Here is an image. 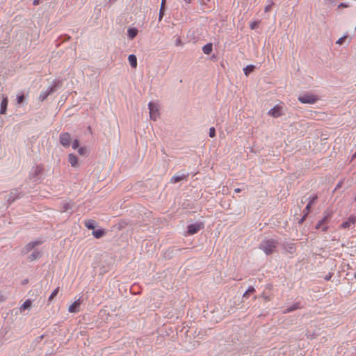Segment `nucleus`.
<instances>
[{
    "label": "nucleus",
    "instance_id": "1",
    "mask_svg": "<svg viewBox=\"0 0 356 356\" xmlns=\"http://www.w3.org/2000/svg\"><path fill=\"white\" fill-rule=\"evenodd\" d=\"M277 244H278L277 241H276L275 239H268V240L264 241L261 243L260 248L263 251H264V252L266 254H270L275 251V249L276 248Z\"/></svg>",
    "mask_w": 356,
    "mask_h": 356
},
{
    "label": "nucleus",
    "instance_id": "2",
    "mask_svg": "<svg viewBox=\"0 0 356 356\" xmlns=\"http://www.w3.org/2000/svg\"><path fill=\"white\" fill-rule=\"evenodd\" d=\"M284 103L280 102L276 104L273 108H271L268 114L273 118H278L284 115Z\"/></svg>",
    "mask_w": 356,
    "mask_h": 356
},
{
    "label": "nucleus",
    "instance_id": "3",
    "mask_svg": "<svg viewBox=\"0 0 356 356\" xmlns=\"http://www.w3.org/2000/svg\"><path fill=\"white\" fill-rule=\"evenodd\" d=\"M149 110V118L151 120L155 121L159 118V108L157 104L149 102L148 104Z\"/></svg>",
    "mask_w": 356,
    "mask_h": 356
},
{
    "label": "nucleus",
    "instance_id": "4",
    "mask_svg": "<svg viewBox=\"0 0 356 356\" xmlns=\"http://www.w3.org/2000/svg\"><path fill=\"white\" fill-rule=\"evenodd\" d=\"M318 100V97L313 94H305L298 97V101L302 104H314Z\"/></svg>",
    "mask_w": 356,
    "mask_h": 356
},
{
    "label": "nucleus",
    "instance_id": "5",
    "mask_svg": "<svg viewBox=\"0 0 356 356\" xmlns=\"http://www.w3.org/2000/svg\"><path fill=\"white\" fill-rule=\"evenodd\" d=\"M204 228L203 222H195L194 224H191L187 226V235H193L197 233L200 229Z\"/></svg>",
    "mask_w": 356,
    "mask_h": 356
},
{
    "label": "nucleus",
    "instance_id": "6",
    "mask_svg": "<svg viewBox=\"0 0 356 356\" xmlns=\"http://www.w3.org/2000/svg\"><path fill=\"white\" fill-rule=\"evenodd\" d=\"M57 84V83H54L53 86H50L45 91L42 92L39 96V100L41 102L44 101L49 95L56 90Z\"/></svg>",
    "mask_w": 356,
    "mask_h": 356
},
{
    "label": "nucleus",
    "instance_id": "7",
    "mask_svg": "<svg viewBox=\"0 0 356 356\" xmlns=\"http://www.w3.org/2000/svg\"><path fill=\"white\" fill-rule=\"evenodd\" d=\"M60 143L65 147H69L72 141L71 136L69 133L65 132L60 135Z\"/></svg>",
    "mask_w": 356,
    "mask_h": 356
},
{
    "label": "nucleus",
    "instance_id": "8",
    "mask_svg": "<svg viewBox=\"0 0 356 356\" xmlns=\"http://www.w3.org/2000/svg\"><path fill=\"white\" fill-rule=\"evenodd\" d=\"M81 305V300L78 299L74 301L68 308V311L70 313H77L79 312V307Z\"/></svg>",
    "mask_w": 356,
    "mask_h": 356
},
{
    "label": "nucleus",
    "instance_id": "9",
    "mask_svg": "<svg viewBox=\"0 0 356 356\" xmlns=\"http://www.w3.org/2000/svg\"><path fill=\"white\" fill-rule=\"evenodd\" d=\"M8 104V99L7 96H3V99L1 103L0 114H6L7 111V106Z\"/></svg>",
    "mask_w": 356,
    "mask_h": 356
},
{
    "label": "nucleus",
    "instance_id": "10",
    "mask_svg": "<svg viewBox=\"0 0 356 356\" xmlns=\"http://www.w3.org/2000/svg\"><path fill=\"white\" fill-rule=\"evenodd\" d=\"M186 178L184 174H177L170 179V183L175 184Z\"/></svg>",
    "mask_w": 356,
    "mask_h": 356
},
{
    "label": "nucleus",
    "instance_id": "11",
    "mask_svg": "<svg viewBox=\"0 0 356 356\" xmlns=\"http://www.w3.org/2000/svg\"><path fill=\"white\" fill-rule=\"evenodd\" d=\"M42 242L41 241H33V242H30L29 243H28L25 248H24V252H28L29 251H31L35 246L38 245H40L41 244Z\"/></svg>",
    "mask_w": 356,
    "mask_h": 356
},
{
    "label": "nucleus",
    "instance_id": "12",
    "mask_svg": "<svg viewBox=\"0 0 356 356\" xmlns=\"http://www.w3.org/2000/svg\"><path fill=\"white\" fill-rule=\"evenodd\" d=\"M68 161L70 162V163L71 164V165L72 167H76L78 165V159L73 154H70L68 155Z\"/></svg>",
    "mask_w": 356,
    "mask_h": 356
},
{
    "label": "nucleus",
    "instance_id": "13",
    "mask_svg": "<svg viewBox=\"0 0 356 356\" xmlns=\"http://www.w3.org/2000/svg\"><path fill=\"white\" fill-rule=\"evenodd\" d=\"M128 60H129V63L130 65L133 68H136V67H137V58H136V56L135 55H134V54H131V55L129 56Z\"/></svg>",
    "mask_w": 356,
    "mask_h": 356
},
{
    "label": "nucleus",
    "instance_id": "14",
    "mask_svg": "<svg viewBox=\"0 0 356 356\" xmlns=\"http://www.w3.org/2000/svg\"><path fill=\"white\" fill-rule=\"evenodd\" d=\"M355 221L356 218L355 217H350L348 220L341 224V227L343 229L348 228L350 227V224L355 223Z\"/></svg>",
    "mask_w": 356,
    "mask_h": 356
},
{
    "label": "nucleus",
    "instance_id": "15",
    "mask_svg": "<svg viewBox=\"0 0 356 356\" xmlns=\"http://www.w3.org/2000/svg\"><path fill=\"white\" fill-rule=\"evenodd\" d=\"M32 305V302L30 300H26L19 307V310L21 312L26 309H29L31 308Z\"/></svg>",
    "mask_w": 356,
    "mask_h": 356
},
{
    "label": "nucleus",
    "instance_id": "16",
    "mask_svg": "<svg viewBox=\"0 0 356 356\" xmlns=\"http://www.w3.org/2000/svg\"><path fill=\"white\" fill-rule=\"evenodd\" d=\"M213 50V45L211 43H208L202 47V51L205 54H209Z\"/></svg>",
    "mask_w": 356,
    "mask_h": 356
},
{
    "label": "nucleus",
    "instance_id": "17",
    "mask_svg": "<svg viewBox=\"0 0 356 356\" xmlns=\"http://www.w3.org/2000/svg\"><path fill=\"white\" fill-rule=\"evenodd\" d=\"M85 226L89 229H94L95 222L93 220L89 219L85 221Z\"/></svg>",
    "mask_w": 356,
    "mask_h": 356
},
{
    "label": "nucleus",
    "instance_id": "18",
    "mask_svg": "<svg viewBox=\"0 0 356 356\" xmlns=\"http://www.w3.org/2000/svg\"><path fill=\"white\" fill-rule=\"evenodd\" d=\"M138 33V30L135 28H131L128 29V36L129 38H134Z\"/></svg>",
    "mask_w": 356,
    "mask_h": 356
},
{
    "label": "nucleus",
    "instance_id": "19",
    "mask_svg": "<svg viewBox=\"0 0 356 356\" xmlns=\"http://www.w3.org/2000/svg\"><path fill=\"white\" fill-rule=\"evenodd\" d=\"M92 235L96 238H99L102 237L104 235V232L102 229H98V230L94 231L92 232Z\"/></svg>",
    "mask_w": 356,
    "mask_h": 356
},
{
    "label": "nucleus",
    "instance_id": "20",
    "mask_svg": "<svg viewBox=\"0 0 356 356\" xmlns=\"http://www.w3.org/2000/svg\"><path fill=\"white\" fill-rule=\"evenodd\" d=\"M165 0H162L161 6L159 11V20L161 21L164 15V5Z\"/></svg>",
    "mask_w": 356,
    "mask_h": 356
},
{
    "label": "nucleus",
    "instance_id": "21",
    "mask_svg": "<svg viewBox=\"0 0 356 356\" xmlns=\"http://www.w3.org/2000/svg\"><path fill=\"white\" fill-rule=\"evenodd\" d=\"M59 290H60L59 287H57L56 289H54V291L51 293V294L50 295V296L48 298L49 302H51L57 296V294L59 292Z\"/></svg>",
    "mask_w": 356,
    "mask_h": 356
},
{
    "label": "nucleus",
    "instance_id": "22",
    "mask_svg": "<svg viewBox=\"0 0 356 356\" xmlns=\"http://www.w3.org/2000/svg\"><path fill=\"white\" fill-rule=\"evenodd\" d=\"M273 5H274V2L273 1V0H268V4L267 6H266V7L264 8V12L265 13L270 12Z\"/></svg>",
    "mask_w": 356,
    "mask_h": 356
},
{
    "label": "nucleus",
    "instance_id": "23",
    "mask_svg": "<svg viewBox=\"0 0 356 356\" xmlns=\"http://www.w3.org/2000/svg\"><path fill=\"white\" fill-rule=\"evenodd\" d=\"M254 69V67L253 65H248L246 67L244 68V73L245 75H248L250 72H252Z\"/></svg>",
    "mask_w": 356,
    "mask_h": 356
},
{
    "label": "nucleus",
    "instance_id": "24",
    "mask_svg": "<svg viewBox=\"0 0 356 356\" xmlns=\"http://www.w3.org/2000/svg\"><path fill=\"white\" fill-rule=\"evenodd\" d=\"M312 203H309L307 204L306 207H305V210H306V213L304 215V216L302 218L300 222H303L306 218V216L309 213V210H310V208L312 207Z\"/></svg>",
    "mask_w": 356,
    "mask_h": 356
},
{
    "label": "nucleus",
    "instance_id": "25",
    "mask_svg": "<svg viewBox=\"0 0 356 356\" xmlns=\"http://www.w3.org/2000/svg\"><path fill=\"white\" fill-rule=\"evenodd\" d=\"M259 23L260 22L259 21H254V22H252L250 24V28L252 29V30H254V29H256L258 28L259 25Z\"/></svg>",
    "mask_w": 356,
    "mask_h": 356
},
{
    "label": "nucleus",
    "instance_id": "26",
    "mask_svg": "<svg viewBox=\"0 0 356 356\" xmlns=\"http://www.w3.org/2000/svg\"><path fill=\"white\" fill-rule=\"evenodd\" d=\"M254 288L253 286H250L249 289L245 292L243 296L244 298H248L250 293H254Z\"/></svg>",
    "mask_w": 356,
    "mask_h": 356
},
{
    "label": "nucleus",
    "instance_id": "27",
    "mask_svg": "<svg viewBox=\"0 0 356 356\" xmlns=\"http://www.w3.org/2000/svg\"><path fill=\"white\" fill-rule=\"evenodd\" d=\"M328 216H325L316 226V229H320L321 226L327 220Z\"/></svg>",
    "mask_w": 356,
    "mask_h": 356
},
{
    "label": "nucleus",
    "instance_id": "28",
    "mask_svg": "<svg viewBox=\"0 0 356 356\" xmlns=\"http://www.w3.org/2000/svg\"><path fill=\"white\" fill-rule=\"evenodd\" d=\"M40 257V252H34L31 254V260H35L38 259Z\"/></svg>",
    "mask_w": 356,
    "mask_h": 356
},
{
    "label": "nucleus",
    "instance_id": "29",
    "mask_svg": "<svg viewBox=\"0 0 356 356\" xmlns=\"http://www.w3.org/2000/svg\"><path fill=\"white\" fill-rule=\"evenodd\" d=\"M72 208V204L70 202H66L64 204L63 211H66Z\"/></svg>",
    "mask_w": 356,
    "mask_h": 356
},
{
    "label": "nucleus",
    "instance_id": "30",
    "mask_svg": "<svg viewBox=\"0 0 356 356\" xmlns=\"http://www.w3.org/2000/svg\"><path fill=\"white\" fill-rule=\"evenodd\" d=\"M348 38V35H343L342 37H341L340 38L338 39V40L336 42V43L337 44H342L344 42H345V40Z\"/></svg>",
    "mask_w": 356,
    "mask_h": 356
},
{
    "label": "nucleus",
    "instance_id": "31",
    "mask_svg": "<svg viewBox=\"0 0 356 356\" xmlns=\"http://www.w3.org/2000/svg\"><path fill=\"white\" fill-rule=\"evenodd\" d=\"M216 136V129L214 127H211L209 129V136L211 138H213Z\"/></svg>",
    "mask_w": 356,
    "mask_h": 356
},
{
    "label": "nucleus",
    "instance_id": "32",
    "mask_svg": "<svg viewBox=\"0 0 356 356\" xmlns=\"http://www.w3.org/2000/svg\"><path fill=\"white\" fill-rule=\"evenodd\" d=\"M183 44L181 38L177 36L175 39V45L176 46H181Z\"/></svg>",
    "mask_w": 356,
    "mask_h": 356
},
{
    "label": "nucleus",
    "instance_id": "33",
    "mask_svg": "<svg viewBox=\"0 0 356 356\" xmlns=\"http://www.w3.org/2000/svg\"><path fill=\"white\" fill-rule=\"evenodd\" d=\"M24 99V95H18L17 97V104H21L23 102Z\"/></svg>",
    "mask_w": 356,
    "mask_h": 356
},
{
    "label": "nucleus",
    "instance_id": "34",
    "mask_svg": "<svg viewBox=\"0 0 356 356\" xmlns=\"http://www.w3.org/2000/svg\"><path fill=\"white\" fill-rule=\"evenodd\" d=\"M78 152L80 155H83L86 152V147H80L78 149Z\"/></svg>",
    "mask_w": 356,
    "mask_h": 356
},
{
    "label": "nucleus",
    "instance_id": "35",
    "mask_svg": "<svg viewBox=\"0 0 356 356\" xmlns=\"http://www.w3.org/2000/svg\"><path fill=\"white\" fill-rule=\"evenodd\" d=\"M79 142L78 140H75L73 143H72V148L74 149H76L79 147Z\"/></svg>",
    "mask_w": 356,
    "mask_h": 356
},
{
    "label": "nucleus",
    "instance_id": "36",
    "mask_svg": "<svg viewBox=\"0 0 356 356\" xmlns=\"http://www.w3.org/2000/svg\"><path fill=\"white\" fill-rule=\"evenodd\" d=\"M288 251L290 253H293L295 251L294 244L291 243V244L289 245Z\"/></svg>",
    "mask_w": 356,
    "mask_h": 356
},
{
    "label": "nucleus",
    "instance_id": "37",
    "mask_svg": "<svg viewBox=\"0 0 356 356\" xmlns=\"http://www.w3.org/2000/svg\"><path fill=\"white\" fill-rule=\"evenodd\" d=\"M317 199H318V196L316 195H315L312 197H311L309 203H312V204H313Z\"/></svg>",
    "mask_w": 356,
    "mask_h": 356
},
{
    "label": "nucleus",
    "instance_id": "38",
    "mask_svg": "<svg viewBox=\"0 0 356 356\" xmlns=\"http://www.w3.org/2000/svg\"><path fill=\"white\" fill-rule=\"evenodd\" d=\"M349 6V5L345 3H341L339 6H338V8H348Z\"/></svg>",
    "mask_w": 356,
    "mask_h": 356
},
{
    "label": "nucleus",
    "instance_id": "39",
    "mask_svg": "<svg viewBox=\"0 0 356 356\" xmlns=\"http://www.w3.org/2000/svg\"><path fill=\"white\" fill-rule=\"evenodd\" d=\"M5 300V298L3 296L0 295V302H3Z\"/></svg>",
    "mask_w": 356,
    "mask_h": 356
},
{
    "label": "nucleus",
    "instance_id": "40",
    "mask_svg": "<svg viewBox=\"0 0 356 356\" xmlns=\"http://www.w3.org/2000/svg\"><path fill=\"white\" fill-rule=\"evenodd\" d=\"M40 1L39 0H34L33 1V5H38L39 4Z\"/></svg>",
    "mask_w": 356,
    "mask_h": 356
},
{
    "label": "nucleus",
    "instance_id": "41",
    "mask_svg": "<svg viewBox=\"0 0 356 356\" xmlns=\"http://www.w3.org/2000/svg\"><path fill=\"white\" fill-rule=\"evenodd\" d=\"M41 172V168H39V167H37V168H36V172H37V173H39V172Z\"/></svg>",
    "mask_w": 356,
    "mask_h": 356
},
{
    "label": "nucleus",
    "instance_id": "42",
    "mask_svg": "<svg viewBox=\"0 0 356 356\" xmlns=\"http://www.w3.org/2000/svg\"><path fill=\"white\" fill-rule=\"evenodd\" d=\"M234 191H235L236 193H240V192L241 191V188H236V189L234 190Z\"/></svg>",
    "mask_w": 356,
    "mask_h": 356
},
{
    "label": "nucleus",
    "instance_id": "43",
    "mask_svg": "<svg viewBox=\"0 0 356 356\" xmlns=\"http://www.w3.org/2000/svg\"><path fill=\"white\" fill-rule=\"evenodd\" d=\"M297 307H292V308H290V309H288L287 311L288 312H291V311H293L294 309H296Z\"/></svg>",
    "mask_w": 356,
    "mask_h": 356
},
{
    "label": "nucleus",
    "instance_id": "44",
    "mask_svg": "<svg viewBox=\"0 0 356 356\" xmlns=\"http://www.w3.org/2000/svg\"><path fill=\"white\" fill-rule=\"evenodd\" d=\"M184 1L186 3H190L191 2V0H184Z\"/></svg>",
    "mask_w": 356,
    "mask_h": 356
},
{
    "label": "nucleus",
    "instance_id": "45",
    "mask_svg": "<svg viewBox=\"0 0 356 356\" xmlns=\"http://www.w3.org/2000/svg\"><path fill=\"white\" fill-rule=\"evenodd\" d=\"M322 229H323V231H326V230H327V227H323L322 228Z\"/></svg>",
    "mask_w": 356,
    "mask_h": 356
},
{
    "label": "nucleus",
    "instance_id": "46",
    "mask_svg": "<svg viewBox=\"0 0 356 356\" xmlns=\"http://www.w3.org/2000/svg\"><path fill=\"white\" fill-rule=\"evenodd\" d=\"M354 200L356 202V194L355 196L354 197Z\"/></svg>",
    "mask_w": 356,
    "mask_h": 356
}]
</instances>
